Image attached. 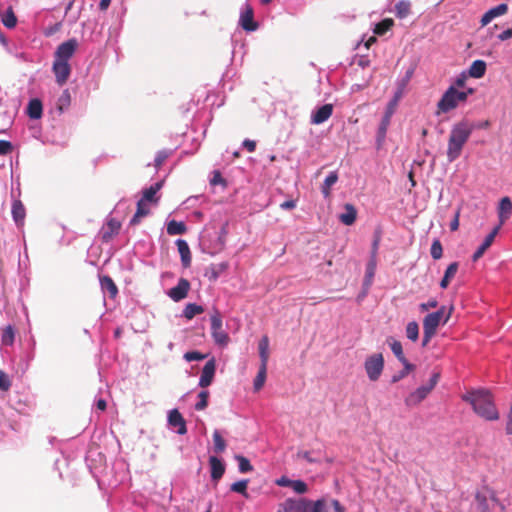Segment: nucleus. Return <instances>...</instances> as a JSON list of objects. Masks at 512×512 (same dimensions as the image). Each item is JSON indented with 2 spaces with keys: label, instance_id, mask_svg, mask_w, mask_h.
I'll return each mask as SVG.
<instances>
[{
  "label": "nucleus",
  "instance_id": "nucleus-1",
  "mask_svg": "<svg viewBox=\"0 0 512 512\" xmlns=\"http://www.w3.org/2000/svg\"><path fill=\"white\" fill-rule=\"evenodd\" d=\"M474 130H476V122L466 117L451 126L446 151L449 162H454L461 156L463 148Z\"/></svg>",
  "mask_w": 512,
  "mask_h": 512
},
{
  "label": "nucleus",
  "instance_id": "nucleus-2",
  "mask_svg": "<svg viewBox=\"0 0 512 512\" xmlns=\"http://www.w3.org/2000/svg\"><path fill=\"white\" fill-rule=\"evenodd\" d=\"M462 400L468 402L474 412L485 420L495 421L499 418L492 395L486 389L468 391L462 396Z\"/></svg>",
  "mask_w": 512,
  "mask_h": 512
},
{
  "label": "nucleus",
  "instance_id": "nucleus-3",
  "mask_svg": "<svg viewBox=\"0 0 512 512\" xmlns=\"http://www.w3.org/2000/svg\"><path fill=\"white\" fill-rule=\"evenodd\" d=\"M440 376L441 375L439 371H434L426 385L418 387L405 398L404 402L406 406L414 407L421 403L437 385Z\"/></svg>",
  "mask_w": 512,
  "mask_h": 512
},
{
  "label": "nucleus",
  "instance_id": "nucleus-4",
  "mask_svg": "<svg viewBox=\"0 0 512 512\" xmlns=\"http://www.w3.org/2000/svg\"><path fill=\"white\" fill-rule=\"evenodd\" d=\"M211 335L216 345L225 347L229 342L228 334L223 330L222 317L218 310H214L210 317Z\"/></svg>",
  "mask_w": 512,
  "mask_h": 512
},
{
  "label": "nucleus",
  "instance_id": "nucleus-5",
  "mask_svg": "<svg viewBox=\"0 0 512 512\" xmlns=\"http://www.w3.org/2000/svg\"><path fill=\"white\" fill-rule=\"evenodd\" d=\"M364 368L369 380L377 381L384 369V358L381 353H375L368 356L364 363Z\"/></svg>",
  "mask_w": 512,
  "mask_h": 512
},
{
  "label": "nucleus",
  "instance_id": "nucleus-6",
  "mask_svg": "<svg viewBox=\"0 0 512 512\" xmlns=\"http://www.w3.org/2000/svg\"><path fill=\"white\" fill-rule=\"evenodd\" d=\"M446 308L442 306L439 310L427 314L423 319V330L436 333L440 322L446 323L450 317V312L446 315Z\"/></svg>",
  "mask_w": 512,
  "mask_h": 512
},
{
  "label": "nucleus",
  "instance_id": "nucleus-7",
  "mask_svg": "<svg viewBox=\"0 0 512 512\" xmlns=\"http://www.w3.org/2000/svg\"><path fill=\"white\" fill-rule=\"evenodd\" d=\"M458 107V102L455 95V86L451 85L443 93L440 100L437 103L436 115L442 113H448Z\"/></svg>",
  "mask_w": 512,
  "mask_h": 512
},
{
  "label": "nucleus",
  "instance_id": "nucleus-8",
  "mask_svg": "<svg viewBox=\"0 0 512 512\" xmlns=\"http://www.w3.org/2000/svg\"><path fill=\"white\" fill-rule=\"evenodd\" d=\"M239 25L247 32H253L258 29V23L254 21L253 8L248 1L241 7Z\"/></svg>",
  "mask_w": 512,
  "mask_h": 512
},
{
  "label": "nucleus",
  "instance_id": "nucleus-9",
  "mask_svg": "<svg viewBox=\"0 0 512 512\" xmlns=\"http://www.w3.org/2000/svg\"><path fill=\"white\" fill-rule=\"evenodd\" d=\"M311 504L312 501L305 498H288L281 504L282 509L278 512H309Z\"/></svg>",
  "mask_w": 512,
  "mask_h": 512
},
{
  "label": "nucleus",
  "instance_id": "nucleus-10",
  "mask_svg": "<svg viewBox=\"0 0 512 512\" xmlns=\"http://www.w3.org/2000/svg\"><path fill=\"white\" fill-rule=\"evenodd\" d=\"M78 46V42L75 38H71L63 43H61L54 54V58L60 61L69 62L70 58L75 53Z\"/></svg>",
  "mask_w": 512,
  "mask_h": 512
},
{
  "label": "nucleus",
  "instance_id": "nucleus-11",
  "mask_svg": "<svg viewBox=\"0 0 512 512\" xmlns=\"http://www.w3.org/2000/svg\"><path fill=\"white\" fill-rule=\"evenodd\" d=\"M52 71L55 75V80L57 84L62 86L67 82L71 74V66L67 61H60L54 59Z\"/></svg>",
  "mask_w": 512,
  "mask_h": 512
},
{
  "label": "nucleus",
  "instance_id": "nucleus-12",
  "mask_svg": "<svg viewBox=\"0 0 512 512\" xmlns=\"http://www.w3.org/2000/svg\"><path fill=\"white\" fill-rule=\"evenodd\" d=\"M477 508L480 512H487L490 507V502L499 505L501 510H504V506L498 502L494 493L491 491H480L475 496Z\"/></svg>",
  "mask_w": 512,
  "mask_h": 512
},
{
  "label": "nucleus",
  "instance_id": "nucleus-13",
  "mask_svg": "<svg viewBox=\"0 0 512 512\" xmlns=\"http://www.w3.org/2000/svg\"><path fill=\"white\" fill-rule=\"evenodd\" d=\"M121 223L115 218H109L102 226L99 236L101 240L108 243L115 235L119 233Z\"/></svg>",
  "mask_w": 512,
  "mask_h": 512
},
{
  "label": "nucleus",
  "instance_id": "nucleus-14",
  "mask_svg": "<svg viewBox=\"0 0 512 512\" xmlns=\"http://www.w3.org/2000/svg\"><path fill=\"white\" fill-rule=\"evenodd\" d=\"M190 282L185 278H180L177 285L168 291V296L175 302H179L187 297L190 290Z\"/></svg>",
  "mask_w": 512,
  "mask_h": 512
},
{
  "label": "nucleus",
  "instance_id": "nucleus-15",
  "mask_svg": "<svg viewBox=\"0 0 512 512\" xmlns=\"http://www.w3.org/2000/svg\"><path fill=\"white\" fill-rule=\"evenodd\" d=\"M215 371H216V362H215V359L212 358V359L208 360L206 362V364L204 365L198 385L202 388L208 387L213 381Z\"/></svg>",
  "mask_w": 512,
  "mask_h": 512
},
{
  "label": "nucleus",
  "instance_id": "nucleus-16",
  "mask_svg": "<svg viewBox=\"0 0 512 512\" xmlns=\"http://www.w3.org/2000/svg\"><path fill=\"white\" fill-rule=\"evenodd\" d=\"M168 424L176 428V433L184 435L187 433L186 422L181 413L177 409H172L168 413Z\"/></svg>",
  "mask_w": 512,
  "mask_h": 512
},
{
  "label": "nucleus",
  "instance_id": "nucleus-17",
  "mask_svg": "<svg viewBox=\"0 0 512 512\" xmlns=\"http://www.w3.org/2000/svg\"><path fill=\"white\" fill-rule=\"evenodd\" d=\"M333 113V105L332 104H324L311 113V123L315 125H319L327 121Z\"/></svg>",
  "mask_w": 512,
  "mask_h": 512
},
{
  "label": "nucleus",
  "instance_id": "nucleus-18",
  "mask_svg": "<svg viewBox=\"0 0 512 512\" xmlns=\"http://www.w3.org/2000/svg\"><path fill=\"white\" fill-rule=\"evenodd\" d=\"M387 343H388L392 353L403 364V366H406L408 369H414V365L409 363V361L405 357L403 348H402V344L400 341L394 339L393 337H388Z\"/></svg>",
  "mask_w": 512,
  "mask_h": 512
},
{
  "label": "nucleus",
  "instance_id": "nucleus-19",
  "mask_svg": "<svg viewBox=\"0 0 512 512\" xmlns=\"http://www.w3.org/2000/svg\"><path fill=\"white\" fill-rule=\"evenodd\" d=\"M500 229V225L496 226L484 239L483 243L477 248V250L472 255V261L476 262L480 259L485 251L491 246L496 235L498 234Z\"/></svg>",
  "mask_w": 512,
  "mask_h": 512
},
{
  "label": "nucleus",
  "instance_id": "nucleus-20",
  "mask_svg": "<svg viewBox=\"0 0 512 512\" xmlns=\"http://www.w3.org/2000/svg\"><path fill=\"white\" fill-rule=\"evenodd\" d=\"M391 116H392V112H386L385 115L381 119V122H380L378 130H377V135H376L377 149H380L385 141L386 133H387L388 127L390 125Z\"/></svg>",
  "mask_w": 512,
  "mask_h": 512
},
{
  "label": "nucleus",
  "instance_id": "nucleus-21",
  "mask_svg": "<svg viewBox=\"0 0 512 512\" xmlns=\"http://www.w3.org/2000/svg\"><path fill=\"white\" fill-rule=\"evenodd\" d=\"M508 11V6L505 3H501L491 9H489L481 18V25H488L496 17L504 15Z\"/></svg>",
  "mask_w": 512,
  "mask_h": 512
},
{
  "label": "nucleus",
  "instance_id": "nucleus-22",
  "mask_svg": "<svg viewBox=\"0 0 512 512\" xmlns=\"http://www.w3.org/2000/svg\"><path fill=\"white\" fill-rule=\"evenodd\" d=\"M209 465L212 480L218 481L219 479H221L225 473V465L223 461L216 456H210Z\"/></svg>",
  "mask_w": 512,
  "mask_h": 512
},
{
  "label": "nucleus",
  "instance_id": "nucleus-23",
  "mask_svg": "<svg viewBox=\"0 0 512 512\" xmlns=\"http://www.w3.org/2000/svg\"><path fill=\"white\" fill-rule=\"evenodd\" d=\"M11 213L16 226H23L26 216V210L23 203L20 200H13Z\"/></svg>",
  "mask_w": 512,
  "mask_h": 512
},
{
  "label": "nucleus",
  "instance_id": "nucleus-24",
  "mask_svg": "<svg viewBox=\"0 0 512 512\" xmlns=\"http://www.w3.org/2000/svg\"><path fill=\"white\" fill-rule=\"evenodd\" d=\"M176 245L181 257L182 265L187 268L191 264V252L188 243L183 239H177Z\"/></svg>",
  "mask_w": 512,
  "mask_h": 512
},
{
  "label": "nucleus",
  "instance_id": "nucleus-25",
  "mask_svg": "<svg viewBox=\"0 0 512 512\" xmlns=\"http://www.w3.org/2000/svg\"><path fill=\"white\" fill-rule=\"evenodd\" d=\"M512 212V202L509 197H504L500 200L498 206V217L500 220V226L509 218Z\"/></svg>",
  "mask_w": 512,
  "mask_h": 512
},
{
  "label": "nucleus",
  "instance_id": "nucleus-26",
  "mask_svg": "<svg viewBox=\"0 0 512 512\" xmlns=\"http://www.w3.org/2000/svg\"><path fill=\"white\" fill-rule=\"evenodd\" d=\"M487 65L486 62L483 60H475L472 62L468 69V76L479 79L482 78L486 73Z\"/></svg>",
  "mask_w": 512,
  "mask_h": 512
},
{
  "label": "nucleus",
  "instance_id": "nucleus-27",
  "mask_svg": "<svg viewBox=\"0 0 512 512\" xmlns=\"http://www.w3.org/2000/svg\"><path fill=\"white\" fill-rule=\"evenodd\" d=\"M43 113L42 102L37 99H31L27 105V114L31 119H40Z\"/></svg>",
  "mask_w": 512,
  "mask_h": 512
},
{
  "label": "nucleus",
  "instance_id": "nucleus-28",
  "mask_svg": "<svg viewBox=\"0 0 512 512\" xmlns=\"http://www.w3.org/2000/svg\"><path fill=\"white\" fill-rule=\"evenodd\" d=\"M260 366H266L269 358V339L267 336H263L258 343Z\"/></svg>",
  "mask_w": 512,
  "mask_h": 512
},
{
  "label": "nucleus",
  "instance_id": "nucleus-29",
  "mask_svg": "<svg viewBox=\"0 0 512 512\" xmlns=\"http://www.w3.org/2000/svg\"><path fill=\"white\" fill-rule=\"evenodd\" d=\"M101 289L104 293H108L111 298H114L118 293V288L113 279L109 276H102L100 278Z\"/></svg>",
  "mask_w": 512,
  "mask_h": 512
},
{
  "label": "nucleus",
  "instance_id": "nucleus-30",
  "mask_svg": "<svg viewBox=\"0 0 512 512\" xmlns=\"http://www.w3.org/2000/svg\"><path fill=\"white\" fill-rule=\"evenodd\" d=\"M163 181L155 182L154 184L150 185L148 188L144 189L143 196L140 200H143L144 202H154L156 201V194L157 192L162 188Z\"/></svg>",
  "mask_w": 512,
  "mask_h": 512
},
{
  "label": "nucleus",
  "instance_id": "nucleus-31",
  "mask_svg": "<svg viewBox=\"0 0 512 512\" xmlns=\"http://www.w3.org/2000/svg\"><path fill=\"white\" fill-rule=\"evenodd\" d=\"M357 217V211L352 204L345 205V212L340 214L339 220L345 225H352Z\"/></svg>",
  "mask_w": 512,
  "mask_h": 512
},
{
  "label": "nucleus",
  "instance_id": "nucleus-32",
  "mask_svg": "<svg viewBox=\"0 0 512 512\" xmlns=\"http://www.w3.org/2000/svg\"><path fill=\"white\" fill-rule=\"evenodd\" d=\"M338 181V173L336 171H331L321 186V192L324 198H328L330 196L331 187Z\"/></svg>",
  "mask_w": 512,
  "mask_h": 512
},
{
  "label": "nucleus",
  "instance_id": "nucleus-33",
  "mask_svg": "<svg viewBox=\"0 0 512 512\" xmlns=\"http://www.w3.org/2000/svg\"><path fill=\"white\" fill-rule=\"evenodd\" d=\"M395 15L399 19L406 18L411 12V3L408 0H400L395 4Z\"/></svg>",
  "mask_w": 512,
  "mask_h": 512
},
{
  "label": "nucleus",
  "instance_id": "nucleus-34",
  "mask_svg": "<svg viewBox=\"0 0 512 512\" xmlns=\"http://www.w3.org/2000/svg\"><path fill=\"white\" fill-rule=\"evenodd\" d=\"M458 271V263L453 262L448 265L447 269L445 270L444 276L442 280L440 281V287L442 289H446L449 285L450 280L456 275Z\"/></svg>",
  "mask_w": 512,
  "mask_h": 512
},
{
  "label": "nucleus",
  "instance_id": "nucleus-35",
  "mask_svg": "<svg viewBox=\"0 0 512 512\" xmlns=\"http://www.w3.org/2000/svg\"><path fill=\"white\" fill-rule=\"evenodd\" d=\"M186 232V225L183 222L171 220L167 224V233L171 236L182 235Z\"/></svg>",
  "mask_w": 512,
  "mask_h": 512
},
{
  "label": "nucleus",
  "instance_id": "nucleus-36",
  "mask_svg": "<svg viewBox=\"0 0 512 512\" xmlns=\"http://www.w3.org/2000/svg\"><path fill=\"white\" fill-rule=\"evenodd\" d=\"M203 311L204 309L201 305L195 303H188L183 310V316L186 319L191 320L196 315L201 314Z\"/></svg>",
  "mask_w": 512,
  "mask_h": 512
},
{
  "label": "nucleus",
  "instance_id": "nucleus-37",
  "mask_svg": "<svg viewBox=\"0 0 512 512\" xmlns=\"http://www.w3.org/2000/svg\"><path fill=\"white\" fill-rule=\"evenodd\" d=\"M15 340V330L13 326L5 327L1 334V343L4 346H12Z\"/></svg>",
  "mask_w": 512,
  "mask_h": 512
},
{
  "label": "nucleus",
  "instance_id": "nucleus-38",
  "mask_svg": "<svg viewBox=\"0 0 512 512\" xmlns=\"http://www.w3.org/2000/svg\"><path fill=\"white\" fill-rule=\"evenodd\" d=\"M266 375H267V367L266 366H259L258 373L253 381V389L254 391H259L264 386V383L266 381Z\"/></svg>",
  "mask_w": 512,
  "mask_h": 512
},
{
  "label": "nucleus",
  "instance_id": "nucleus-39",
  "mask_svg": "<svg viewBox=\"0 0 512 512\" xmlns=\"http://www.w3.org/2000/svg\"><path fill=\"white\" fill-rule=\"evenodd\" d=\"M149 213V209L146 206V202L143 200H139L137 202V210L134 216L132 217L130 223L132 225L137 224L139 222V219L146 216Z\"/></svg>",
  "mask_w": 512,
  "mask_h": 512
},
{
  "label": "nucleus",
  "instance_id": "nucleus-40",
  "mask_svg": "<svg viewBox=\"0 0 512 512\" xmlns=\"http://www.w3.org/2000/svg\"><path fill=\"white\" fill-rule=\"evenodd\" d=\"M71 103V96L68 89H65L57 100V108L60 112L66 110Z\"/></svg>",
  "mask_w": 512,
  "mask_h": 512
},
{
  "label": "nucleus",
  "instance_id": "nucleus-41",
  "mask_svg": "<svg viewBox=\"0 0 512 512\" xmlns=\"http://www.w3.org/2000/svg\"><path fill=\"white\" fill-rule=\"evenodd\" d=\"M235 460L238 463V470L241 473H248L253 470V466L251 465L248 458L242 456V455H235Z\"/></svg>",
  "mask_w": 512,
  "mask_h": 512
},
{
  "label": "nucleus",
  "instance_id": "nucleus-42",
  "mask_svg": "<svg viewBox=\"0 0 512 512\" xmlns=\"http://www.w3.org/2000/svg\"><path fill=\"white\" fill-rule=\"evenodd\" d=\"M406 336L409 340L415 342L419 337V326L417 322L411 321L406 326Z\"/></svg>",
  "mask_w": 512,
  "mask_h": 512
},
{
  "label": "nucleus",
  "instance_id": "nucleus-43",
  "mask_svg": "<svg viewBox=\"0 0 512 512\" xmlns=\"http://www.w3.org/2000/svg\"><path fill=\"white\" fill-rule=\"evenodd\" d=\"M213 442L216 453H222L226 449V442L218 430L213 432Z\"/></svg>",
  "mask_w": 512,
  "mask_h": 512
},
{
  "label": "nucleus",
  "instance_id": "nucleus-44",
  "mask_svg": "<svg viewBox=\"0 0 512 512\" xmlns=\"http://www.w3.org/2000/svg\"><path fill=\"white\" fill-rule=\"evenodd\" d=\"M331 504L328 505L323 499L312 502L309 512H331Z\"/></svg>",
  "mask_w": 512,
  "mask_h": 512
},
{
  "label": "nucleus",
  "instance_id": "nucleus-45",
  "mask_svg": "<svg viewBox=\"0 0 512 512\" xmlns=\"http://www.w3.org/2000/svg\"><path fill=\"white\" fill-rule=\"evenodd\" d=\"M248 480L246 479H243V480H239L237 482H234L231 487H230V490L233 491V492H236V493H239V494H242L244 495L245 497H247V485H248Z\"/></svg>",
  "mask_w": 512,
  "mask_h": 512
},
{
  "label": "nucleus",
  "instance_id": "nucleus-46",
  "mask_svg": "<svg viewBox=\"0 0 512 512\" xmlns=\"http://www.w3.org/2000/svg\"><path fill=\"white\" fill-rule=\"evenodd\" d=\"M198 402L195 404V410L202 411L208 405L209 392L206 390H202L198 394Z\"/></svg>",
  "mask_w": 512,
  "mask_h": 512
},
{
  "label": "nucleus",
  "instance_id": "nucleus-47",
  "mask_svg": "<svg viewBox=\"0 0 512 512\" xmlns=\"http://www.w3.org/2000/svg\"><path fill=\"white\" fill-rule=\"evenodd\" d=\"M431 257L435 260H438L443 255V248L441 245V242L438 239H435L432 242L431 248H430Z\"/></svg>",
  "mask_w": 512,
  "mask_h": 512
},
{
  "label": "nucleus",
  "instance_id": "nucleus-48",
  "mask_svg": "<svg viewBox=\"0 0 512 512\" xmlns=\"http://www.w3.org/2000/svg\"><path fill=\"white\" fill-rule=\"evenodd\" d=\"M2 23L7 28L15 27V25L17 23V19L11 9L6 11L5 15L2 18Z\"/></svg>",
  "mask_w": 512,
  "mask_h": 512
},
{
  "label": "nucleus",
  "instance_id": "nucleus-49",
  "mask_svg": "<svg viewBox=\"0 0 512 512\" xmlns=\"http://www.w3.org/2000/svg\"><path fill=\"white\" fill-rule=\"evenodd\" d=\"M210 185L211 186L221 185L222 188L224 189L227 186V181H226V179H224L222 177L220 171L214 170L212 172V177L210 178Z\"/></svg>",
  "mask_w": 512,
  "mask_h": 512
},
{
  "label": "nucleus",
  "instance_id": "nucleus-50",
  "mask_svg": "<svg viewBox=\"0 0 512 512\" xmlns=\"http://www.w3.org/2000/svg\"><path fill=\"white\" fill-rule=\"evenodd\" d=\"M393 26L392 19H385L382 22L378 23L375 27V33L378 35H383Z\"/></svg>",
  "mask_w": 512,
  "mask_h": 512
},
{
  "label": "nucleus",
  "instance_id": "nucleus-51",
  "mask_svg": "<svg viewBox=\"0 0 512 512\" xmlns=\"http://www.w3.org/2000/svg\"><path fill=\"white\" fill-rule=\"evenodd\" d=\"M291 488L298 494H304L308 490L307 484L302 480H293L291 483Z\"/></svg>",
  "mask_w": 512,
  "mask_h": 512
},
{
  "label": "nucleus",
  "instance_id": "nucleus-52",
  "mask_svg": "<svg viewBox=\"0 0 512 512\" xmlns=\"http://www.w3.org/2000/svg\"><path fill=\"white\" fill-rule=\"evenodd\" d=\"M184 359L188 362L192 361H200L206 358L205 354H202L198 351H188L184 354Z\"/></svg>",
  "mask_w": 512,
  "mask_h": 512
},
{
  "label": "nucleus",
  "instance_id": "nucleus-53",
  "mask_svg": "<svg viewBox=\"0 0 512 512\" xmlns=\"http://www.w3.org/2000/svg\"><path fill=\"white\" fill-rule=\"evenodd\" d=\"M169 157V152L167 150H160L157 152L154 159L155 168H160L164 161Z\"/></svg>",
  "mask_w": 512,
  "mask_h": 512
},
{
  "label": "nucleus",
  "instance_id": "nucleus-54",
  "mask_svg": "<svg viewBox=\"0 0 512 512\" xmlns=\"http://www.w3.org/2000/svg\"><path fill=\"white\" fill-rule=\"evenodd\" d=\"M376 261H377V259L370 258L368 263H367V266H366V278L368 280H370V279H372L374 277L375 270H376Z\"/></svg>",
  "mask_w": 512,
  "mask_h": 512
},
{
  "label": "nucleus",
  "instance_id": "nucleus-55",
  "mask_svg": "<svg viewBox=\"0 0 512 512\" xmlns=\"http://www.w3.org/2000/svg\"><path fill=\"white\" fill-rule=\"evenodd\" d=\"M13 150V145L10 141L0 140V156L7 155Z\"/></svg>",
  "mask_w": 512,
  "mask_h": 512
},
{
  "label": "nucleus",
  "instance_id": "nucleus-56",
  "mask_svg": "<svg viewBox=\"0 0 512 512\" xmlns=\"http://www.w3.org/2000/svg\"><path fill=\"white\" fill-rule=\"evenodd\" d=\"M11 386V381L9 380L8 376L4 372H0V389L2 391L9 390Z\"/></svg>",
  "mask_w": 512,
  "mask_h": 512
},
{
  "label": "nucleus",
  "instance_id": "nucleus-57",
  "mask_svg": "<svg viewBox=\"0 0 512 512\" xmlns=\"http://www.w3.org/2000/svg\"><path fill=\"white\" fill-rule=\"evenodd\" d=\"M402 97V88H398V90L395 92L393 99L389 102L388 108L386 112H392L393 108L399 101V99Z\"/></svg>",
  "mask_w": 512,
  "mask_h": 512
},
{
  "label": "nucleus",
  "instance_id": "nucleus-58",
  "mask_svg": "<svg viewBox=\"0 0 512 512\" xmlns=\"http://www.w3.org/2000/svg\"><path fill=\"white\" fill-rule=\"evenodd\" d=\"M35 346H36V341L33 337H31V340H30V351L27 353L26 355V366L29 365V363L34 359L35 357Z\"/></svg>",
  "mask_w": 512,
  "mask_h": 512
},
{
  "label": "nucleus",
  "instance_id": "nucleus-59",
  "mask_svg": "<svg viewBox=\"0 0 512 512\" xmlns=\"http://www.w3.org/2000/svg\"><path fill=\"white\" fill-rule=\"evenodd\" d=\"M437 305H438L437 300H435V299H430V300H429L428 302H426V303H421V304H420V309H421L422 311H427V310H429V309H431V308H436V307H437Z\"/></svg>",
  "mask_w": 512,
  "mask_h": 512
},
{
  "label": "nucleus",
  "instance_id": "nucleus-60",
  "mask_svg": "<svg viewBox=\"0 0 512 512\" xmlns=\"http://www.w3.org/2000/svg\"><path fill=\"white\" fill-rule=\"evenodd\" d=\"M293 480L289 479L288 477L286 476H282L280 478H278L275 483L278 485V486H281V487H291V483H292Z\"/></svg>",
  "mask_w": 512,
  "mask_h": 512
},
{
  "label": "nucleus",
  "instance_id": "nucleus-61",
  "mask_svg": "<svg viewBox=\"0 0 512 512\" xmlns=\"http://www.w3.org/2000/svg\"><path fill=\"white\" fill-rule=\"evenodd\" d=\"M242 146L247 149L249 152H254L256 149V142L250 139H245L242 142Z\"/></svg>",
  "mask_w": 512,
  "mask_h": 512
},
{
  "label": "nucleus",
  "instance_id": "nucleus-62",
  "mask_svg": "<svg viewBox=\"0 0 512 512\" xmlns=\"http://www.w3.org/2000/svg\"><path fill=\"white\" fill-rule=\"evenodd\" d=\"M468 77V74L465 72H462L456 79H455V85L457 87H464L466 83V79Z\"/></svg>",
  "mask_w": 512,
  "mask_h": 512
},
{
  "label": "nucleus",
  "instance_id": "nucleus-63",
  "mask_svg": "<svg viewBox=\"0 0 512 512\" xmlns=\"http://www.w3.org/2000/svg\"><path fill=\"white\" fill-rule=\"evenodd\" d=\"M296 207V201L295 200H286L280 204V208L282 210H292Z\"/></svg>",
  "mask_w": 512,
  "mask_h": 512
},
{
  "label": "nucleus",
  "instance_id": "nucleus-64",
  "mask_svg": "<svg viewBox=\"0 0 512 512\" xmlns=\"http://www.w3.org/2000/svg\"><path fill=\"white\" fill-rule=\"evenodd\" d=\"M331 507L333 508L334 512H345L344 507L336 499L331 500Z\"/></svg>",
  "mask_w": 512,
  "mask_h": 512
}]
</instances>
